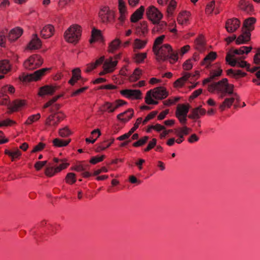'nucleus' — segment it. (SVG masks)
Instances as JSON below:
<instances>
[{"mask_svg": "<svg viewBox=\"0 0 260 260\" xmlns=\"http://www.w3.org/2000/svg\"><path fill=\"white\" fill-rule=\"evenodd\" d=\"M47 164V161H37L35 165V167L38 171L41 170L44 166H46Z\"/></svg>", "mask_w": 260, "mask_h": 260, "instance_id": "nucleus-62", "label": "nucleus"}, {"mask_svg": "<svg viewBox=\"0 0 260 260\" xmlns=\"http://www.w3.org/2000/svg\"><path fill=\"white\" fill-rule=\"evenodd\" d=\"M11 70V65L8 60H0V73L6 74Z\"/></svg>", "mask_w": 260, "mask_h": 260, "instance_id": "nucleus-33", "label": "nucleus"}, {"mask_svg": "<svg viewBox=\"0 0 260 260\" xmlns=\"http://www.w3.org/2000/svg\"><path fill=\"white\" fill-rule=\"evenodd\" d=\"M43 62V60L39 55L34 54L24 62L23 66L26 69L32 70L40 67Z\"/></svg>", "mask_w": 260, "mask_h": 260, "instance_id": "nucleus-5", "label": "nucleus"}, {"mask_svg": "<svg viewBox=\"0 0 260 260\" xmlns=\"http://www.w3.org/2000/svg\"><path fill=\"white\" fill-rule=\"evenodd\" d=\"M54 32V27L51 24L45 26L41 30V36L43 38L47 39L51 37Z\"/></svg>", "mask_w": 260, "mask_h": 260, "instance_id": "nucleus-22", "label": "nucleus"}, {"mask_svg": "<svg viewBox=\"0 0 260 260\" xmlns=\"http://www.w3.org/2000/svg\"><path fill=\"white\" fill-rule=\"evenodd\" d=\"M104 56L101 57L99 59H97L94 63H90L87 65L86 72H89L93 69H95L97 66L101 64L104 61Z\"/></svg>", "mask_w": 260, "mask_h": 260, "instance_id": "nucleus-36", "label": "nucleus"}, {"mask_svg": "<svg viewBox=\"0 0 260 260\" xmlns=\"http://www.w3.org/2000/svg\"><path fill=\"white\" fill-rule=\"evenodd\" d=\"M120 93L126 98L131 99H140L142 96V92L137 89H124L120 91Z\"/></svg>", "mask_w": 260, "mask_h": 260, "instance_id": "nucleus-13", "label": "nucleus"}, {"mask_svg": "<svg viewBox=\"0 0 260 260\" xmlns=\"http://www.w3.org/2000/svg\"><path fill=\"white\" fill-rule=\"evenodd\" d=\"M81 36V29L80 26L75 24L71 26L64 32L65 40L69 43H76Z\"/></svg>", "mask_w": 260, "mask_h": 260, "instance_id": "nucleus-3", "label": "nucleus"}, {"mask_svg": "<svg viewBox=\"0 0 260 260\" xmlns=\"http://www.w3.org/2000/svg\"><path fill=\"white\" fill-rule=\"evenodd\" d=\"M105 157V155H102L101 156H96L94 157H92L90 160V162L92 164H96L99 162L102 161Z\"/></svg>", "mask_w": 260, "mask_h": 260, "instance_id": "nucleus-59", "label": "nucleus"}, {"mask_svg": "<svg viewBox=\"0 0 260 260\" xmlns=\"http://www.w3.org/2000/svg\"><path fill=\"white\" fill-rule=\"evenodd\" d=\"M165 38V36L162 35L158 38H157L154 42L153 46V50H155V49H157L158 47V45L161 44L162 43V41Z\"/></svg>", "mask_w": 260, "mask_h": 260, "instance_id": "nucleus-53", "label": "nucleus"}, {"mask_svg": "<svg viewBox=\"0 0 260 260\" xmlns=\"http://www.w3.org/2000/svg\"><path fill=\"white\" fill-rule=\"evenodd\" d=\"M25 105L24 100H16L10 104L9 97L4 93L0 92V105L8 106L11 112L16 111Z\"/></svg>", "mask_w": 260, "mask_h": 260, "instance_id": "nucleus-2", "label": "nucleus"}, {"mask_svg": "<svg viewBox=\"0 0 260 260\" xmlns=\"http://www.w3.org/2000/svg\"><path fill=\"white\" fill-rule=\"evenodd\" d=\"M49 70V68H43L36 71L33 73L26 75L23 77V81L29 82L31 81L38 80L45 74L46 72Z\"/></svg>", "mask_w": 260, "mask_h": 260, "instance_id": "nucleus-9", "label": "nucleus"}, {"mask_svg": "<svg viewBox=\"0 0 260 260\" xmlns=\"http://www.w3.org/2000/svg\"><path fill=\"white\" fill-rule=\"evenodd\" d=\"M256 22V19L254 17H250L246 19L244 23L242 28L245 30H248L249 32L253 29L252 25Z\"/></svg>", "mask_w": 260, "mask_h": 260, "instance_id": "nucleus-34", "label": "nucleus"}, {"mask_svg": "<svg viewBox=\"0 0 260 260\" xmlns=\"http://www.w3.org/2000/svg\"><path fill=\"white\" fill-rule=\"evenodd\" d=\"M64 117V114L61 111L54 112L47 117L45 123L48 126L55 127Z\"/></svg>", "mask_w": 260, "mask_h": 260, "instance_id": "nucleus-6", "label": "nucleus"}, {"mask_svg": "<svg viewBox=\"0 0 260 260\" xmlns=\"http://www.w3.org/2000/svg\"><path fill=\"white\" fill-rule=\"evenodd\" d=\"M199 76V72L198 71H196L194 74H191L189 73L185 72L183 73V75L182 77L178 79L174 82V86L175 87H181L182 86L185 82L188 80L190 78H195L196 76Z\"/></svg>", "mask_w": 260, "mask_h": 260, "instance_id": "nucleus-14", "label": "nucleus"}, {"mask_svg": "<svg viewBox=\"0 0 260 260\" xmlns=\"http://www.w3.org/2000/svg\"><path fill=\"white\" fill-rule=\"evenodd\" d=\"M42 42L41 40L36 34H33L32 39L28 45V48L30 49H38L41 47Z\"/></svg>", "mask_w": 260, "mask_h": 260, "instance_id": "nucleus-20", "label": "nucleus"}, {"mask_svg": "<svg viewBox=\"0 0 260 260\" xmlns=\"http://www.w3.org/2000/svg\"><path fill=\"white\" fill-rule=\"evenodd\" d=\"M253 61L256 65L260 64V48L258 49L257 53L254 55Z\"/></svg>", "mask_w": 260, "mask_h": 260, "instance_id": "nucleus-64", "label": "nucleus"}, {"mask_svg": "<svg viewBox=\"0 0 260 260\" xmlns=\"http://www.w3.org/2000/svg\"><path fill=\"white\" fill-rule=\"evenodd\" d=\"M118 7L120 16L119 20L121 22H123L125 19V15L126 13V6L125 2L123 0H118Z\"/></svg>", "mask_w": 260, "mask_h": 260, "instance_id": "nucleus-30", "label": "nucleus"}, {"mask_svg": "<svg viewBox=\"0 0 260 260\" xmlns=\"http://www.w3.org/2000/svg\"><path fill=\"white\" fill-rule=\"evenodd\" d=\"M251 47L242 46L239 49L234 50L233 51L234 54L232 55L234 56L235 54L242 55L244 53L248 54L251 51Z\"/></svg>", "mask_w": 260, "mask_h": 260, "instance_id": "nucleus-38", "label": "nucleus"}, {"mask_svg": "<svg viewBox=\"0 0 260 260\" xmlns=\"http://www.w3.org/2000/svg\"><path fill=\"white\" fill-rule=\"evenodd\" d=\"M152 92V90H150L147 91L145 97V102L148 105H157L158 102L152 99L153 96L152 95H151Z\"/></svg>", "mask_w": 260, "mask_h": 260, "instance_id": "nucleus-42", "label": "nucleus"}, {"mask_svg": "<svg viewBox=\"0 0 260 260\" xmlns=\"http://www.w3.org/2000/svg\"><path fill=\"white\" fill-rule=\"evenodd\" d=\"M144 11V7L141 6L131 16V20L132 22H136L142 18Z\"/></svg>", "mask_w": 260, "mask_h": 260, "instance_id": "nucleus-27", "label": "nucleus"}, {"mask_svg": "<svg viewBox=\"0 0 260 260\" xmlns=\"http://www.w3.org/2000/svg\"><path fill=\"white\" fill-rule=\"evenodd\" d=\"M99 17L103 22H110L114 18V13L105 7L100 10Z\"/></svg>", "mask_w": 260, "mask_h": 260, "instance_id": "nucleus-12", "label": "nucleus"}, {"mask_svg": "<svg viewBox=\"0 0 260 260\" xmlns=\"http://www.w3.org/2000/svg\"><path fill=\"white\" fill-rule=\"evenodd\" d=\"M45 146V144L43 143H39L37 145L35 146L31 151V153H35L36 152L42 150Z\"/></svg>", "mask_w": 260, "mask_h": 260, "instance_id": "nucleus-61", "label": "nucleus"}, {"mask_svg": "<svg viewBox=\"0 0 260 260\" xmlns=\"http://www.w3.org/2000/svg\"><path fill=\"white\" fill-rule=\"evenodd\" d=\"M190 16V13L188 11H183L180 12L177 17V21L178 23L181 25L186 24L188 21V19Z\"/></svg>", "mask_w": 260, "mask_h": 260, "instance_id": "nucleus-26", "label": "nucleus"}, {"mask_svg": "<svg viewBox=\"0 0 260 260\" xmlns=\"http://www.w3.org/2000/svg\"><path fill=\"white\" fill-rule=\"evenodd\" d=\"M222 72V70L221 69H219L217 71H212L210 72V75L211 76V78L214 79L215 77L220 76Z\"/></svg>", "mask_w": 260, "mask_h": 260, "instance_id": "nucleus-63", "label": "nucleus"}, {"mask_svg": "<svg viewBox=\"0 0 260 260\" xmlns=\"http://www.w3.org/2000/svg\"><path fill=\"white\" fill-rule=\"evenodd\" d=\"M121 42L119 39H116L113 40L110 44L109 51L113 52L117 49L120 44Z\"/></svg>", "mask_w": 260, "mask_h": 260, "instance_id": "nucleus-44", "label": "nucleus"}, {"mask_svg": "<svg viewBox=\"0 0 260 260\" xmlns=\"http://www.w3.org/2000/svg\"><path fill=\"white\" fill-rule=\"evenodd\" d=\"M196 48L200 51L204 49V40L203 36H200L195 41Z\"/></svg>", "mask_w": 260, "mask_h": 260, "instance_id": "nucleus-40", "label": "nucleus"}, {"mask_svg": "<svg viewBox=\"0 0 260 260\" xmlns=\"http://www.w3.org/2000/svg\"><path fill=\"white\" fill-rule=\"evenodd\" d=\"M71 134L70 131L67 127L61 128L59 131V135L61 137H66Z\"/></svg>", "mask_w": 260, "mask_h": 260, "instance_id": "nucleus-54", "label": "nucleus"}, {"mask_svg": "<svg viewBox=\"0 0 260 260\" xmlns=\"http://www.w3.org/2000/svg\"><path fill=\"white\" fill-rule=\"evenodd\" d=\"M230 96L231 97L225 98L220 105L219 108L221 111L224 110L225 108H230L235 101L237 102L240 101V96L236 93L233 92V94H231Z\"/></svg>", "mask_w": 260, "mask_h": 260, "instance_id": "nucleus-11", "label": "nucleus"}, {"mask_svg": "<svg viewBox=\"0 0 260 260\" xmlns=\"http://www.w3.org/2000/svg\"><path fill=\"white\" fill-rule=\"evenodd\" d=\"M148 18L153 24L158 23L162 17V14L153 6L149 7L146 11Z\"/></svg>", "mask_w": 260, "mask_h": 260, "instance_id": "nucleus-7", "label": "nucleus"}, {"mask_svg": "<svg viewBox=\"0 0 260 260\" xmlns=\"http://www.w3.org/2000/svg\"><path fill=\"white\" fill-rule=\"evenodd\" d=\"M141 74L142 71L140 69L137 68L134 71L133 74L129 76V80L131 82H135L139 79Z\"/></svg>", "mask_w": 260, "mask_h": 260, "instance_id": "nucleus-41", "label": "nucleus"}, {"mask_svg": "<svg viewBox=\"0 0 260 260\" xmlns=\"http://www.w3.org/2000/svg\"><path fill=\"white\" fill-rule=\"evenodd\" d=\"M147 43V40H142L139 39H136L134 41L135 48L137 49H141L145 47Z\"/></svg>", "mask_w": 260, "mask_h": 260, "instance_id": "nucleus-43", "label": "nucleus"}, {"mask_svg": "<svg viewBox=\"0 0 260 260\" xmlns=\"http://www.w3.org/2000/svg\"><path fill=\"white\" fill-rule=\"evenodd\" d=\"M55 171V167L49 166L47 167L45 171V175L48 177H52L54 175V174L57 173Z\"/></svg>", "mask_w": 260, "mask_h": 260, "instance_id": "nucleus-48", "label": "nucleus"}, {"mask_svg": "<svg viewBox=\"0 0 260 260\" xmlns=\"http://www.w3.org/2000/svg\"><path fill=\"white\" fill-rule=\"evenodd\" d=\"M176 2L174 0H171L167 9V12L169 15H172L173 11L176 8Z\"/></svg>", "mask_w": 260, "mask_h": 260, "instance_id": "nucleus-50", "label": "nucleus"}, {"mask_svg": "<svg viewBox=\"0 0 260 260\" xmlns=\"http://www.w3.org/2000/svg\"><path fill=\"white\" fill-rule=\"evenodd\" d=\"M242 34L236 40V43L238 45L247 44L250 40L251 34L248 30L242 28Z\"/></svg>", "mask_w": 260, "mask_h": 260, "instance_id": "nucleus-17", "label": "nucleus"}, {"mask_svg": "<svg viewBox=\"0 0 260 260\" xmlns=\"http://www.w3.org/2000/svg\"><path fill=\"white\" fill-rule=\"evenodd\" d=\"M189 111V105H178L176 114L180 122L182 124L186 123L187 114Z\"/></svg>", "mask_w": 260, "mask_h": 260, "instance_id": "nucleus-8", "label": "nucleus"}, {"mask_svg": "<svg viewBox=\"0 0 260 260\" xmlns=\"http://www.w3.org/2000/svg\"><path fill=\"white\" fill-rule=\"evenodd\" d=\"M120 57V54H117L115 56V60H113L112 57L106 59L104 63L103 68L104 71L106 73L113 72L117 64V59Z\"/></svg>", "mask_w": 260, "mask_h": 260, "instance_id": "nucleus-10", "label": "nucleus"}, {"mask_svg": "<svg viewBox=\"0 0 260 260\" xmlns=\"http://www.w3.org/2000/svg\"><path fill=\"white\" fill-rule=\"evenodd\" d=\"M114 139L113 138L111 140L110 142L108 143L106 146L104 145V143H101L99 146L97 147L96 149V152H100L101 151H103L105 150L107 148H108L111 144L113 143Z\"/></svg>", "mask_w": 260, "mask_h": 260, "instance_id": "nucleus-52", "label": "nucleus"}, {"mask_svg": "<svg viewBox=\"0 0 260 260\" xmlns=\"http://www.w3.org/2000/svg\"><path fill=\"white\" fill-rule=\"evenodd\" d=\"M70 141V139L63 140L59 138H56L52 141V143L55 147H62L67 146L69 144Z\"/></svg>", "mask_w": 260, "mask_h": 260, "instance_id": "nucleus-37", "label": "nucleus"}, {"mask_svg": "<svg viewBox=\"0 0 260 260\" xmlns=\"http://www.w3.org/2000/svg\"><path fill=\"white\" fill-rule=\"evenodd\" d=\"M103 108L104 111H107L110 113L114 112V109L112 107V103L106 102L103 106Z\"/></svg>", "mask_w": 260, "mask_h": 260, "instance_id": "nucleus-55", "label": "nucleus"}, {"mask_svg": "<svg viewBox=\"0 0 260 260\" xmlns=\"http://www.w3.org/2000/svg\"><path fill=\"white\" fill-rule=\"evenodd\" d=\"M102 39L101 32L99 30L93 28L92 30L91 38L90 40V43H92L96 41H99Z\"/></svg>", "mask_w": 260, "mask_h": 260, "instance_id": "nucleus-39", "label": "nucleus"}, {"mask_svg": "<svg viewBox=\"0 0 260 260\" xmlns=\"http://www.w3.org/2000/svg\"><path fill=\"white\" fill-rule=\"evenodd\" d=\"M141 122H142V118L141 117L138 118L134 124V126L129 130V133L133 134L138 128Z\"/></svg>", "mask_w": 260, "mask_h": 260, "instance_id": "nucleus-60", "label": "nucleus"}, {"mask_svg": "<svg viewBox=\"0 0 260 260\" xmlns=\"http://www.w3.org/2000/svg\"><path fill=\"white\" fill-rule=\"evenodd\" d=\"M23 30L20 27L12 29L9 32L8 39L11 41H14L19 38L22 34Z\"/></svg>", "mask_w": 260, "mask_h": 260, "instance_id": "nucleus-25", "label": "nucleus"}, {"mask_svg": "<svg viewBox=\"0 0 260 260\" xmlns=\"http://www.w3.org/2000/svg\"><path fill=\"white\" fill-rule=\"evenodd\" d=\"M240 22L237 18L228 19L225 24V28L229 32H235L240 26Z\"/></svg>", "mask_w": 260, "mask_h": 260, "instance_id": "nucleus-16", "label": "nucleus"}, {"mask_svg": "<svg viewBox=\"0 0 260 260\" xmlns=\"http://www.w3.org/2000/svg\"><path fill=\"white\" fill-rule=\"evenodd\" d=\"M206 113V110L202 109L201 106L193 109L191 114L188 117L190 119H196L200 118V115H204Z\"/></svg>", "mask_w": 260, "mask_h": 260, "instance_id": "nucleus-23", "label": "nucleus"}, {"mask_svg": "<svg viewBox=\"0 0 260 260\" xmlns=\"http://www.w3.org/2000/svg\"><path fill=\"white\" fill-rule=\"evenodd\" d=\"M239 8L246 13H250L253 10L252 5L246 0H241L239 2Z\"/></svg>", "mask_w": 260, "mask_h": 260, "instance_id": "nucleus-31", "label": "nucleus"}, {"mask_svg": "<svg viewBox=\"0 0 260 260\" xmlns=\"http://www.w3.org/2000/svg\"><path fill=\"white\" fill-rule=\"evenodd\" d=\"M126 103L125 101H124L123 100H117L115 102L112 103V107H113V109H114V111L116 109H117L119 107H120V106L125 104Z\"/></svg>", "mask_w": 260, "mask_h": 260, "instance_id": "nucleus-57", "label": "nucleus"}, {"mask_svg": "<svg viewBox=\"0 0 260 260\" xmlns=\"http://www.w3.org/2000/svg\"><path fill=\"white\" fill-rule=\"evenodd\" d=\"M66 182L70 184H73L76 182L75 174L73 173H69L66 176Z\"/></svg>", "mask_w": 260, "mask_h": 260, "instance_id": "nucleus-51", "label": "nucleus"}, {"mask_svg": "<svg viewBox=\"0 0 260 260\" xmlns=\"http://www.w3.org/2000/svg\"><path fill=\"white\" fill-rule=\"evenodd\" d=\"M152 90L151 95L153 98L156 100L164 99L168 96V92L163 87L159 86Z\"/></svg>", "mask_w": 260, "mask_h": 260, "instance_id": "nucleus-15", "label": "nucleus"}, {"mask_svg": "<svg viewBox=\"0 0 260 260\" xmlns=\"http://www.w3.org/2000/svg\"><path fill=\"white\" fill-rule=\"evenodd\" d=\"M148 139L149 137L148 136H144L141 139H139L137 142L134 143L133 146L136 147L141 146L144 145L147 142Z\"/></svg>", "mask_w": 260, "mask_h": 260, "instance_id": "nucleus-47", "label": "nucleus"}, {"mask_svg": "<svg viewBox=\"0 0 260 260\" xmlns=\"http://www.w3.org/2000/svg\"><path fill=\"white\" fill-rule=\"evenodd\" d=\"M40 117H41V115L39 113H38L35 115H31L27 118V119L25 121V123L26 124H30L32 123H33L34 122L39 119L40 118Z\"/></svg>", "mask_w": 260, "mask_h": 260, "instance_id": "nucleus-46", "label": "nucleus"}, {"mask_svg": "<svg viewBox=\"0 0 260 260\" xmlns=\"http://www.w3.org/2000/svg\"><path fill=\"white\" fill-rule=\"evenodd\" d=\"M153 51L155 54H157L158 53H160L163 55H168V53H170V51H172V47L169 44H164Z\"/></svg>", "mask_w": 260, "mask_h": 260, "instance_id": "nucleus-32", "label": "nucleus"}, {"mask_svg": "<svg viewBox=\"0 0 260 260\" xmlns=\"http://www.w3.org/2000/svg\"><path fill=\"white\" fill-rule=\"evenodd\" d=\"M134 114V111L132 109H129L127 111L121 113L117 116L118 119L123 122H126L128 121Z\"/></svg>", "mask_w": 260, "mask_h": 260, "instance_id": "nucleus-21", "label": "nucleus"}, {"mask_svg": "<svg viewBox=\"0 0 260 260\" xmlns=\"http://www.w3.org/2000/svg\"><path fill=\"white\" fill-rule=\"evenodd\" d=\"M234 85L228 83V80L223 78L221 80L214 82L208 86V90L211 92L217 90L220 93L219 98L223 99L226 95L233 94Z\"/></svg>", "mask_w": 260, "mask_h": 260, "instance_id": "nucleus-1", "label": "nucleus"}, {"mask_svg": "<svg viewBox=\"0 0 260 260\" xmlns=\"http://www.w3.org/2000/svg\"><path fill=\"white\" fill-rule=\"evenodd\" d=\"M226 62L232 67H238L241 68H246L247 71L251 73H254L258 70L259 67H253L250 68V65L245 61L240 60L238 58H234V55L228 53L225 58Z\"/></svg>", "mask_w": 260, "mask_h": 260, "instance_id": "nucleus-4", "label": "nucleus"}, {"mask_svg": "<svg viewBox=\"0 0 260 260\" xmlns=\"http://www.w3.org/2000/svg\"><path fill=\"white\" fill-rule=\"evenodd\" d=\"M53 160L56 164L55 167L56 172H60L63 169H66L69 165V164L65 162L64 159H59L57 158H54Z\"/></svg>", "mask_w": 260, "mask_h": 260, "instance_id": "nucleus-28", "label": "nucleus"}, {"mask_svg": "<svg viewBox=\"0 0 260 260\" xmlns=\"http://www.w3.org/2000/svg\"><path fill=\"white\" fill-rule=\"evenodd\" d=\"M135 32L140 37H145L148 33L147 24L145 21H143L136 26Z\"/></svg>", "mask_w": 260, "mask_h": 260, "instance_id": "nucleus-19", "label": "nucleus"}, {"mask_svg": "<svg viewBox=\"0 0 260 260\" xmlns=\"http://www.w3.org/2000/svg\"><path fill=\"white\" fill-rule=\"evenodd\" d=\"M157 114V111H153L150 113L144 119L143 121H142L143 124H146L147 122L150 120V119L154 118Z\"/></svg>", "mask_w": 260, "mask_h": 260, "instance_id": "nucleus-56", "label": "nucleus"}, {"mask_svg": "<svg viewBox=\"0 0 260 260\" xmlns=\"http://www.w3.org/2000/svg\"><path fill=\"white\" fill-rule=\"evenodd\" d=\"M57 87L52 85H45L39 89V95L43 96L46 95H52L57 90Z\"/></svg>", "mask_w": 260, "mask_h": 260, "instance_id": "nucleus-18", "label": "nucleus"}, {"mask_svg": "<svg viewBox=\"0 0 260 260\" xmlns=\"http://www.w3.org/2000/svg\"><path fill=\"white\" fill-rule=\"evenodd\" d=\"M81 71L80 69L76 68L72 71V77L69 81V83L72 85H75L78 80H81L82 82H84L85 80L82 79L80 75Z\"/></svg>", "mask_w": 260, "mask_h": 260, "instance_id": "nucleus-24", "label": "nucleus"}, {"mask_svg": "<svg viewBox=\"0 0 260 260\" xmlns=\"http://www.w3.org/2000/svg\"><path fill=\"white\" fill-rule=\"evenodd\" d=\"M168 55H169L168 59H169L170 62L171 63H173L178 60V52H174L172 49V51H170V53H168Z\"/></svg>", "mask_w": 260, "mask_h": 260, "instance_id": "nucleus-45", "label": "nucleus"}, {"mask_svg": "<svg viewBox=\"0 0 260 260\" xmlns=\"http://www.w3.org/2000/svg\"><path fill=\"white\" fill-rule=\"evenodd\" d=\"M216 57V53L214 52H210L202 61V65H207L208 67L211 61L214 60Z\"/></svg>", "mask_w": 260, "mask_h": 260, "instance_id": "nucleus-35", "label": "nucleus"}, {"mask_svg": "<svg viewBox=\"0 0 260 260\" xmlns=\"http://www.w3.org/2000/svg\"><path fill=\"white\" fill-rule=\"evenodd\" d=\"M227 75L231 76L235 79H238L241 77H245L246 75V73L242 72L240 70H234L232 69H229L226 71Z\"/></svg>", "mask_w": 260, "mask_h": 260, "instance_id": "nucleus-29", "label": "nucleus"}, {"mask_svg": "<svg viewBox=\"0 0 260 260\" xmlns=\"http://www.w3.org/2000/svg\"><path fill=\"white\" fill-rule=\"evenodd\" d=\"M215 3L214 1H212L207 5L206 12L208 14H211L214 9Z\"/></svg>", "mask_w": 260, "mask_h": 260, "instance_id": "nucleus-58", "label": "nucleus"}, {"mask_svg": "<svg viewBox=\"0 0 260 260\" xmlns=\"http://www.w3.org/2000/svg\"><path fill=\"white\" fill-rule=\"evenodd\" d=\"M146 53H138L135 54V59L137 62L140 63L142 62L145 58H146Z\"/></svg>", "mask_w": 260, "mask_h": 260, "instance_id": "nucleus-49", "label": "nucleus"}]
</instances>
